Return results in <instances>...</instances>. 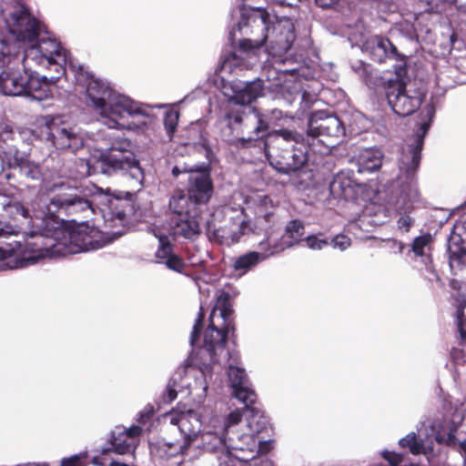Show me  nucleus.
I'll return each instance as SVG.
<instances>
[{"label":"nucleus","instance_id":"nucleus-1","mask_svg":"<svg viewBox=\"0 0 466 466\" xmlns=\"http://www.w3.org/2000/svg\"><path fill=\"white\" fill-rule=\"evenodd\" d=\"M43 201L42 198L34 201L29 210L17 201L0 200V210L25 226L16 229L0 221V268H25L40 258L76 252L86 244L85 235L59 228L56 220H47Z\"/></svg>","mask_w":466,"mask_h":466},{"label":"nucleus","instance_id":"nucleus-2","mask_svg":"<svg viewBox=\"0 0 466 466\" xmlns=\"http://www.w3.org/2000/svg\"><path fill=\"white\" fill-rule=\"evenodd\" d=\"M56 42L44 41L23 51L15 44L0 41V94L28 96L44 100L52 95V86L66 74V56Z\"/></svg>","mask_w":466,"mask_h":466},{"label":"nucleus","instance_id":"nucleus-3","mask_svg":"<svg viewBox=\"0 0 466 466\" xmlns=\"http://www.w3.org/2000/svg\"><path fill=\"white\" fill-rule=\"evenodd\" d=\"M58 187L63 188L64 191L56 193L51 198H46L43 201V207L46 208V215L48 218L47 220H56L59 228L69 231H78L81 235H85L88 240H86L85 247H82L76 252L56 254L53 257L77 254L94 248L93 237L90 233H87V226L80 225L75 228H66L62 225L63 219L59 218L60 215L79 216L87 218L96 213L94 204L98 205L105 227L111 229L112 234L115 235H122L125 227L137 219L135 203L130 194H127V198H121L112 196L108 192H104L101 188L96 187L92 199H88L78 194L76 188L65 183L55 184L53 189Z\"/></svg>","mask_w":466,"mask_h":466},{"label":"nucleus","instance_id":"nucleus-4","mask_svg":"<svg viewBox=\"0 0 466 466\" xmlns=\"http://www.w3.org/2000/svg\"><path fill=\"white\" fill-rule=\"evenodd\" d=\"M86 88V104L109 128L143 131L150 123L149 112L138 102L114 90L106 81L95 77L67 55L66 73Z\"/></svg>","mask_w":466,"mask_h":466},{"label":"nucleus","instance_id":"nucleus-5","mask_svg":"<svg viewBox=\"0 0 466 466\" xmlns=\"http://www.w3.org/2000/svg\"><path fill=\"white\" fill-rule=\"evenodd\" d=\"M273 25L269 14L264 8H240V19L229 32L232 45L238 41V46L221 64V70L232 72L233 68L248 69L258 61L262 47L266 44Z\"/></svg>","mask_w":466,"mask_h":466},{"label":"nucleus","instance_id":"nucleus-6","mask_svg":"<svg viewBox=\"0 0 466 466\" xmlns=\"http://www.w3.org/2000/svg\"><path fill=\"white\" fill-rule=\"evenodd\" d=\"M233 309L228 293L220 291L209 316V324L204 332L203 344L198 352L203 381L199 382L203 394L208 389L220 387L218 355L225 350L227 334L233 329Z\"/></svg>","mask_w":466,"mask_h":466},{"label":"nucleus","instance_id":"nucleus-7","mask_svg":"<svg viewBox=\"0 0 466 466\" xmlns=\"http://www.w3.org/2000/svg\"><path fill=\"white\" fill-rule=\"evenodd\" d=\"M422 114H424V116L419 124L415 135L401 146L397 159L399 167L398 179L403 186L402 189L410 191L413 198L419 196L414 180L420 163V153L424 143V137L435 116L434 105L428 104L424 107Z\"/></svg>","mask_w":466,"mask_h":466},{"label":"nucleus","instance_id":"nucleus-8","mask_svg":"<svg viewBox=\"0 0 466 466\" xmlns=\"http://www.w3.org/2000/svg\"><path fill=\"white\" fill-rule=\"evenodd\" d=\"M252 222L246 220L240 203H227L212 213V219L208 221V232L218 243L230 246L238 242L243 235L255 230Z\"/></svg>","mask_w":466,"mask_h":466},{"label":"nucleus","instance_id":"nucleus-9","mask_svg":"<svg viewBox=\"0 0 466 466\" xmlns=\"http://www.w3.org/2000/svg\"><path fill=\"white\" fill-rule=\"evenodd\" d=\"M5 24L15 42L23 46L24 51L44 41L56 42L59 46V53L66 56V63L67 62V51L59 41L49 35L44 25L31 15L24 5H16L5 16Z\"/></svg>","mask_w":466,"mask_h":466},{"label":"nucleus","instance_id":"nucleus-10","mask_svg":"<svg viewBox=\"0 0 466 466\" xmlns=\"http://www.w3.org/2000/svg\"><path fill=\"white\" fill-rule=\"evenodd\" d=\"M256 206V218L252 222L255 230L249 232L254 234H264V238L258 242L254 252L263 258V261L268 258L285 250L281 240L274 235V228L278 225V218L274 213L272 199L264 194H257L250 198V200Z\"/></svg>","mask_w":466,"mask_h":466},{"label":"nucleus","instance_id":"nucleus-11","mask_svg":"<svg viewBox=\"0 0 466 466\" xmlns=\"http://www.w3.org/2000/svg\"><path fill=\"white\" fill-rule=\"evenodd\" d=\"M33 134L48 147L59 151L76 152L85 144V135L76 127H70L59 116H45L37 120Z\"/></svg>","mask_w":466,"mask_h":466},{"label":"nucleus","instance_id":"nucleus-12","mask_svg":"<svg viewBox=\"0 0 466 466\" xmlns=\"http://www.w3.org/2000/svg\"><path fill=\"white\" fill-rule=\"evenodd\" d=\"M274 137L278 146H281L283 142L290 144V147L285 148L280 156L272 153L270 148L268 149L267 158L276 170L289 174L298 171L307 163L310 146L309 142H305L301 134L281 129L275 133Z\"/></svg>","mask_w":466,"mask_h":466},{"label":"nucleus","instance_id":"nucleus-13","mask_svg":"<svg viewBox=\"0 0 466 466\" xmlns=\"http://www.w3.org/2000/svg\"><path fill=\"white\" fill-rule=\"evenodd\" d=\"M241 419L242 413L239 410L231 411L227 417L218 414L210 415L201 436L202 450L211 453L222 449H228V451L231 449L244 450L230 435L231 428L240 422Z\"/></svg>","mask_w":466,"mask_h":466},{"label":"nucleus","instance_id":"nucleus-14","mask_svg":"<svg viewBox=\"0 0 466 466\" xmlns=\"http://www.w3.org/2000/svg\"><path fill=\"white\" fill-rule=\"evenodd\" d=\"M94 169L106 176H112L119 171H128L137 180H141L143 177L132 151V143L127 138L114 139L108 148L99 153Z\"/></svg>","mask_w":466,"mask_h":466},{"label":"nucleus","instance_id":"nucleus-15","mask_svg":"<svg viewBox=\"0 0 466 466\" xmlns=\"http://www.w3.org/2000/svg\"><path fill=\"white\" fill-rule=\"evenodd\" d=\"M188 193L177 190L169 200L173 218L197 215V207L206 204L211 198L213 187L208 175L197 173L189 176Z\"/></svg>","mask_w":466,"mask_h":466},{"label":"nucleus","instance_id":"nucleus-16","mask_svg":"<svg viewBox=\"0 0 466 466\" xmlns=\"http://www.w3.org/2000/svg\"><path fill=\"white\" fill-rule=\"evenodd\" d=\"M388 104L400 116L414 113L421 105L426 91L423 85L404 83L399 78L390 79L385 87Z\"/></svg>","mask_w":466,"mask_h":466},{"label":"nucleus","instance_id":"nucleus-17","mask_svg":"<svg viewBox=\"0 0 466 466\" xmlns=\"http://www.w3.org/2000/svg\"><path fill=\"white\" fill-rule=\"evenodd\" d=\"M164 420L179 431L183 438L182 443L189 447L198 438V448L202 449L201 436L208 419L201 420L199 414L193 410L176 409L165 414Z\"/></svg>","mask_w":466,"mask_h":466},{"label":"nucleus","instance_id":"nucleus-18","mask_svg":"<svg viewBox=\"0 0 466 466\" xmlns=\"http://www.w3.org/2000/svg\"><path fill=\"white\" fill-rule=\"evenodd\" d=\"M307 133L308 137L313 140L317 139L318 142L330 148L334 146L331 139L343 137L345 128L336 116L317 111L313 112L309 118Z\"/></svg>","mask_w":466,"mask_h":466},{"label":"nucleus","instance_id":"nucleus-19","mask_svg":"<svg viewBox=\"0 0 466 466\" xmlns=\"http://www.w3.org/2000/svg\"><path fill=\"white\" fill-rule=\"evenodd\" d=\"M464 419L459 412L450 416L436 415L428 418L425 422V429L429 428L434 440L440 444L449 447H457L459 435L463 433L462 422Z\"/></svg>","mask_w":466,"mask_h":466},{"label":"nucleus","instance_id":"nucleus-20","mask_svg":"<svg viewBox=\"0 0 466 466\" xmlns=\"http://www.w3.org/2000/svg\"><path fill=\"white\" fill-rule=\"evenodd\" d=\"M295 38L292 22L289 19L278 20L272 25L264 52L273 58V62L279 63V57L291 48Z\"/></svg>","mask_w":466,"mask_h":466},{"label":"nucleus","instance_id":"nucleus-21","mask_svg":"<svg viewBox=\"0 0 466 466\" xmlns=\"http://www.w3.org/2000/svg\"><path fill=\"white\" fill-rule=\"evenodd\" d=\"M142 428L138 425H132L129 428L116 426L110 434L109 447L101 449V454L106 455L113 451L119 455H134L140 441Z\"/></svg>","mask_w":466,"mask_h":466},{"label":"nucleus","instance_id":"nucleus-22","mask_svg":"<svg viewBox=\"0 0 466 466\" xmlns=\"http://www.w3.org/2000/svg\"><path fill=\"white\" fill-rule=\"evenodd\" d=\"M228 378L232 395L245 405L247 410L255 412L252 405L256 402L257 395L251 388L246 370L238 366L236 359L228 365Z\"/></svg>","mask_w":466,"mask_h":466},{"label":"nucleus","instance_id":"nucleus-23","mask_svg":"<svg viewBox=\"0 0 466 466\" xmlns=\"http://www.w3.org/2000/svg\"><path fill=\"white\" fill-rule=\"evenodd\" d=\"M0 160L2 169L5 167L18 169L21 175L32 180H38L42 177L39 165L31 161L26 155L19 152L15 147L4 148L0 145Z\"/></svg>","mask_w":466,"mask_h":466},{"label":"nucleus","instance_id":"nucleus-24","mask_svg":"<svg viewBox=\"0 0 466 466\" xmlns=\"http://www.w3.org/2000/svg\"><path fill=\"white\" fill-rule=\"evenodd\" d=\"M248 427L250 428L251 433L237 435L234 437L236 441L244 448V450H233L231 449L228 451V449H222L217 451L216 452H219L218 461H226V455L233 461V465L235 466V460L239 461H248L256 458L258 453V441L256 440L254 433H258L260 431V427L252 426V420L248 421Z\"/></svg>","mask_w":466,"mask_h":466},{"label":"nucleus","instance_id":"nucleus-25","mask_svg":"<svg viewBox=\"0 0 466 466\" xmlns=\"http://www.w3.org/2000/svg\"><path fill=\"white\" fill-rule=\"evenodd\" d=\"M448 251L451 268L466 266V214L453 226L448 241Z\"/></svg>","mask_w":466,"mask_h":466},{"label":"nucleus","instance_id":"nucleus-26","mask_svg":"<svg viewBox=\"0 0 466 466\" xmlns=\"http://www.w3.org/2000/svg\"><path fill=\"white\" fill-rule=\"evenodd\" d=\"M425 422H420L418 433L411 431L399 441L400 448L408 449L413 455L424 454L428 460L433 454V441L427 429L423 431Z\"/></svg>","mask_w":466,"mask_h":466},{"label":"nucleus","instance_id":"nucleus-27","mask_svg":"<svg viewBox=\"0 0 466 466\" xmlns=\"http://www.w3.org/2000/svg\"><path fill=\"white\" fill-rule=\"evenodd\" d=\"M230 86L233 92L230 99L238 105L250 104L263 93V82L260 79L251 82L233 81Z\"/></svg>","mask_w":466,"mask_h":466},{"label":"nucleus","instance_id":"nucleus-28","mask_svg":"<svg viewBox=\"0 0 466 466\" xmlns=\"http://www.w3.org/2000/svg\"><path fill=\"white\" fill-rule=\"evenodd\" d=\"M365 50L371 59L378 63H383L386 59H398L397 48L385 37L374 36L370 38L365 46Z\"/></svg>","mask_w":466,"mask_h":466},{"label":"nucleus","instance_id":"nucleus-29","mask_svg":"<svg viewBox=\"0 0 466 466\" xmlns=\"http://www.w3.org/2000/svg\"><path fill=\"white\" fill-rule=\"evenodd\" d=\"M359 173H372L378 170L383 163V153L375 147H367L360 151L355 157Z\"/></svg>","mask_w":466,"mask_h":466},{"label":"nucleus","instance_id":"nucleus-30","mask_svg":"<svg viewBox=\"0 0 466 466\" xmlns=\"http://www.w3.org/2000/svg\"><path fill=\"white\" fill-rule=\"evenodd\" d=\"M172 234L175 237H181L187 239H194L200 233L199 222L196 215L172 218Z\"/></svg>","mask_w":466,"mask_h":466},{"label":"nucleus","instance_id":"nucleus-31","mask_svg":"<svg viewBox=\"0 0 466 466\" xmlns=\"http://www.w3.org/2000/svg\"><path fill=\"white\" fill-rule=\"evenodd\" d=\"M419 196L415 198L411 197L410 191L402 189L401 195L398 200V210L400 214L397 221L398 228L403 232H408L414 223V218L410 216L413 209L414 203L418 200Z\"/></svg>","mask_w":466,"mask_h":466},{"label":"nucleus","instance_id":"nucleus-32","mask_svg":"<svg viewBox=\"0 0 466 466\" xmlns=\"http://www.w3.org/2000/svg\"><path fill=\"white\" fill-rule=\"evenodd\" d=\"M355 185L350 172L342 171L334 176L329 184V191L336 198L349 199L354 194Z\"/></svg>","mask_w":466,"mask_h":466},{"label":"nucleus","instance_id":"nucleus-33","mask_svg":"<svg viewBox=\"0 0 466 466\" xmlns=\"http://www.w3.org/2000/svg\"><path fill=\"white\" fill-rule=\"evenodd\" d=\"M188 447L182 442L157 441L151 446V453L162 461L184 454Z\"/></svg>","mask_w":466,"mask_h":466},{"label":"nucleus","instance_id":"nucleus-34","mask_svg":"<svg viewBox=\"0 0 466 466\" xmlns=\"http://www.w3.org/2000/svg\"><path fill=\"white\" fill-rule=\"evenodd\" d=\"M263 262V258L254 251H248L234 258L232 267L235 271L244 275Z\"/></svg>","mask_w":466,"mask_h":466},{"label":"nucleus","instance_id":"nucleus-35","mask_svg":"<svg viewBox=\"0 0 466 466\" xmlns=\"http://www.w3.org/2000/svg\"><path fill=\"white\" fill-rule=\"evenodd\" d=\"M304 234V225L299 219L289 221L286 228L285 233L279 238L286 248H291L301 240Z\"/></svg>","mask_w":466,"mask_h":466},{"label":"nucleus","instance_id":"nucleus-36","mask_svg":"<svg viewBox=\"0 0 466 466\" xmlns=\"http://www.w3.org/2000/svg\"><path fill=\"white\" fill-rule=\"evenodd\" d=\"M431 241V236L430 234L421 235L414 238L410 251L414 254L416 262L425 258L426 257H431L430 254Z\"/></svg>","mask_w":466,"mask_h":466},{"label":"nucleus","instance_id":"nucleus-37","mask_svg":"<svg viewBox=\"0 0 466 466\" xmlns=\"http://www.w3.org/2000/svg\"><path fill=\"white\" fill-rule=\"evenodd\" d=\"M155 237L158 239V248L156 251V258L158 261H165L173 254V248L169 243L168 238L163 234H157L153 229Z\"/></svg>","mask_w":466,"mask_h":466},{"label":"nucleus","instance_id":"nucleus-38","mask_svg":"<svg viewBox=\"0 0 466 466\" xmlns=\"http://www.w3.org/2000/svg\"><path fill=\"white\" fill-rule=\"evenodd\" d=\"M456 324L458 328V331L460 333L461 340V350L464 351L466 345L464 342L466 340V302L460 305L456 310Z\"/></svg>","mask_w":466,"mask_h":466},{"label":"nucleus","instance_id":"nucleus-39","mask_svg":"<svg viewBox=\"0 0 466 466\" xmlns=\"http://www.w3.org/2000/svg\"><path fill=\"white\" fill-rule=\"evenodd\" d=\"M420 264H421V267L420 268V270L421 272V275L430 282L439 281L440 277L434 268V266L432 264V258L431 257H426L425 258L418 261Z\"/></svg>","mask_w":466,"mask_h":466},{"label":"nucleus","instance_id":"nucleus-40","mask_svg":"<svg viewBox=\"0 0 466 466\" xmlns=\"http://www.w3.org/2000/svg\"><path fill=\"white\" fill-rule=\"evenodd\" d=\"M179 114L177 111L170 110L165 114L164 127L169 139L172 138L178 123Z\"/></svg>","mask_w":466,"mask_h":466},{"label":"nucleus","instance_id":"nucleus-41","mask_svg":"<svg viewBox=\"0 0 466 466\" xmlns=\"http://www.w3.org/2000/svg\"><path fill=\"white\" fill-rule=\"evenodd\" d=\"M425 5V10L432 13H441L446 10L452 0H419Z\"/></svg>","mask_w":466,"mask_h":466},{"label":"nucleus","instance_id":"nucleus-42","mask_svg":"<svg viewBox=\"0 0 466 466\" xmlns=\"http://www.w3.org/2000/svg\"><path fill=\"white\" fill-rule=\"evenodd\" d=\"M157 263L165 264L167 268L176 272H182L185 268L183 259L174 253L167 260L157 261Z\"/></svg>","mask_w":466,"mask_h":466},{"label":"nucleus","instance_id":"nucleus-43","mask_svg":"<svg viewBox=\"0 0 466 466\" xmlns=\"http://www.w3.org/2000/svg\"><path fill=\"white\" fill-rule=\"evenodd\" d=\"M86 452L75 454L61 461L60 466H85Z\"/></svg>","mask_w":466,"mask_h":466},{"label":"nucleus","instance_id":"nucleus-44","mask_svg":"<svg viewBox=\"0 0 466 466\" xmlns=\"http://www.w3.org/2000/svg\"><path fill=\"white\" fill-rule=\"evenodd\" d=\"M304 240L307 246L312 250H321L329 246L327 239L319 238L315 235L308 236Z\"/></svg>","mask_w":466,"mask_h":466},{"label":"nucleus","instance_id":"nucleus-45","mask_svg":"<svg viewBox=\"0 0 466 466\" xmlns=\"http://www.w3.org/2000/svg\"><path fill=\"white\" fill-rule=\"evenodd\" d=\"M316 5L321 8H334L340 10L347 5V0H314Z\"/></svg>","mask_w":466,"mask_h":466},{"label":"nucleus","instance_id":"nucleus-46","mask_svg":"<svg viewBox=\"0 0 466 466\" xmlns=\"http://www.w3.org/2000/svg\"><path fill=\"white\" fill-rule=\"evenodd\" d=\"M255 117L257 120V126L254 128V133L257 136L256 138H258L260 137H263L264 134L267 132V130L268 128V122L266 119L265 116H260L259 114H256Z\"/></svg>","mask_w":466,"mask_h":466},{"label":"nucleus","instance_id":"nucleus-47","mask_svg":"<svg viewBox=\"0 0 466 466\" xmlns=\"http://www.w3.org/2000/svg\"><path fill=\"white\" fill-rule=\"evenodd\" d=\"M203 319H204V314L200 310V312L198 313V319L196 320V323L193 327L191 336H190V344L192 347H195L197 345V342H198V337H199V334H200V331L202 329Z\"/></svg>","mask_w":466,"mask_h":466},{"label":"nucleus","instance_id":"nucleus-48","mask_svg":"<svg viewBox=\"0 0 466 466\" xmlns=\"http://www.w3.org/2000/svg\"><path fill=\"white\" fill-rule=\"evenodd\" d=\"M331 245L334 248L344 251L351 245V240L345 235H337L332 238Z\"/></svg>","mask_w":466,"mask_h":466},{"label":"nucleus","instance_id":"nucleus-49","mask_svg":"<svg viewBox=\"0 0 466 466\" xmlns=\"http://www.w3.org/2000/svg\"><path fill=\"white\" fill-rule=\"evenodd\" d=\"M387 245L392 254H402L406 248L403 242L394 238L388 239Z\"/></svg>","mask_w":466,"mask_h":466},{"label":"nucleus","instance_id":"nucleus-50","mask_svg":"<svg viewBox=\"0 0 466 466\" xmlns=\"http://www.w3.org/2000/svg\"><path fill=\"white\" fill-rule=\"evenodd\" d=\"M154 414V408L151 405L146 406L139 413L137 421L141 424H145Z\"/></svg>","mask_w":466,"mask_h":466},{"label":"nucleus","instance_id":"nucleus-51","mask_svg":"<svg viewBox=\"0 0 466 466\" xmlns=\"http://www.w3.org/2000/svg\"><path fill=\"white\" fill-rule=\"evenodd\" d=\"M457 446L459 447V451L464 460L463 466H466V432L464 431L461 435H459Z\"/></svg>","mask_w":466,"mask_h":466},{"label":"nucleus","instance_id":"nucleus-52","mask_svg":"<svg viewBox=\"0 0 466 466\" xmlns=\"http://www.w3.org/2000/svg\"><path fill=\"white\" fill-rule=\"evenodd\" d=\"M14 136V132L11 127L8 126H5L1 127L0 130V142L3 141L6 143L8 140H12Z\"/></svg>","mask_w":466,"mask_h":466},{"label":"nucleus","instance_id":"nucleus-53","mask_svg":"<svg viewBox=\"0 0 466 466\" xmlns=\"http://www.w3.org/2000/svg\"><path fill=\"white\" fill-rule=\"evenodd\" d=\"M177 398V390L172 388L170 385L167 386L166 392L163 396V401L169 403Z\"/></svg>","mask_w":466,"mask_h":466},{"label":"nucleus","instance_id":"nucleus-54","mask_svg":"<svg viewBox=\"0 0 466 466\" xmlns=\"http://www.w3.org/2000/svg\"><path fill=\"white\" fill-rule=\"evenodd\" d=\"M451 6H454L459 14L466 15V3H459L458 0H452L447 5L446 10Z\"/></svg>","mask_w":466,"mask_h":466},{"label":"nucleus","instance_id":"nucleus-55","mask_svg":"<svg viewBox=\"0 0 466 466\" xmlns=\"http://www.w3.org/2000/svg\"><path fill=\"white\" fill-rule=\"evenodd\" d=\"M15 466H49V464L47 462H25Z\"/></svg>","mask_w":466,"mask_h":466},{"label":"nucleus","instance_id":"nucleus-56","mask_svg":"<svg viewBox=\"0 0 466 466\" xmlns=\"http://www.w3.org/2000/svg\"><path fill=\"white\" fill-rule=\"evenodd\" d=\"M92 462L96 466H105V463L103 461V459L100 456H95L92 459Z\"/></svg>","mask_w":466,"mask_h":466},{"label":"nucleus","instance_id":"nucleus-57","mask_svg":"<svg viewBox=\"0 0 466 466\" xmlns=\"http://www.w3.org/2000/svg\"><path fill=\"white\" fill-rule=\"evenodd\" d=\"M227 460L219 461L218 466H234L233 461L228 457V455H226Z\"/></svg>","mask_w":466,"mask_h":466},{"label":"nucleus","instance_id":"nucleus-58","mask_svg":"<svg viewBox=\"0 0 466 466\" xmlns=\"http://www.w3.org/2000/svg\"><path fill=\"white\" fill-rule=\"evenodd\" d=\"M183 171L178 167H174L172 168V175L177 177H178Z\"/></svg>","mask_w":466,"mask_h":466},{"label":"nucleus","instance_id":"nucleus-59","mask_svg":"<svg viewBox=\"0 0 466 466\" xmlns=\"http://www.w3.org/2000/svg\"><path fill=\"white\" fill-rule=\"evenodd\" d=\"M108 466H129L127 463L112 461Z\"/></svg>","mask_w":466,"mask_h":466},{"label":"nucleus","instance_id":"nucleus-60","mask_svg":"<svg viewBox=\"0 0 466 466\" xmlns=\"http://www.w3.org/2000/svg\"><path fill=\"white\" fill-rule=\"evenodd\" d=\"M232 198L234 201H237V200L242 201L243 200L242 195L240 193H234L232 196Z\"/></svg>","mask_w":466,"mask_h":466},{"label":"nucleus","instance_id":"nucleus-61","mask_svg":"<svg viewBox=\"0 0 466 466\" xmlns=\"http://www.w3.org/2000/svg\"><path fill=\"white\" fill-rule=\"evenodd\" d=\"M271 114L276 117V118H280L281 117V115H282V112L280 110H278V109H274L272 110Z\"/></svg>","mask_w":466,"mask_h":466},{"label":"nucleus","instance_id":"nucleus-62","mask_svg":"<svg viewBox=\"0 0 466 466\" xmlns=\"http://www.w3.org/2000/svg\"><path fill=\"white\" fill-rule=\"evenodd\" d=\"M261 466H274V464L269 460H263L261 461Z\"/></svg>","mask_w":466,"mask_h":466},{"label":"nucleus","instance_id":"nucleus-63","mask_svg":"<svg viewBox=\"0 0 466 466\" xmlns=\"http://www.w3.org/2000/svg\"><path fill=\"white\" fill-rule=\"evenodd\" d=\"M415 30H416V29H415L414 25H412V26H411V28H410V29H409L408 34H409L410 37H412V36H413V35H414V33H415Z\"/></svg>","mask_w":466,"mask_h":466},{"label":"nucleus","instance_id":"nucleus-64","mask_svg":"<svg viewBox=\"0 0 466 466\" xmlns=\"http://www.w3.org/2000/svg\"><path fill=\"white\" fill-rule=\"evenodd\" d=\"M234 122H235V123H240V122H242V117H241V116H239V115L236 116L234 117Z\"/></svg>","mask_w":466,"mask_h":466}]
</instances>
